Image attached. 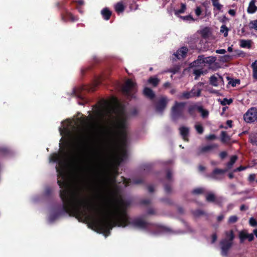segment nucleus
<instances>
[{
    "label": "nucleus",
    "mask_w": 257,
    "mask_h": 257,
    "mask_svg": "<svg viewBox=\"0 0 257 257\" xmlns=\"http://www.w3.org/2000/svg\"><path fill=\"white\" fill-rule=\"evenodd\" d=\"M49 162L57 163L55 169L62 202L59 207L50 209L48 217L50 223L57 220L62 213H68L79 221L88 222L92 229L105 237L113 227L129 225L153 235L171 231L164 225L147 222L143 216L130 218L125 210L129 203L122 198L115 201L104 196L99 187L93 189L96 203L89 202L81 192L86 187L85 180L79 172L84 163L82 156L74 154L69 149H64L51 155Z\"/></svg>",
    "instance_id": "obj_1"
},
{
    "label": "nucleus",
    "mask_w": 257,
    "mask_h": 257,
    "mask_svg": "<svg viewBox=\"0 0 257 257\" xmlns=\"http://www.w3.org/2000/svg\"><path fill=\"white\" fill-rule=\"evenodd\" d=\"M94 112L96 116L101 119L114 121L116 133L122 144L125 145L127 142L126 128L128 123L123 115H120L118 112L117 107L110 102L103 101L99 106L96 108Z\"/></svg>",
    "instance_id": "obj_2"
},
{
    "label": "nucleus",
    "mask_w": 257,
    "mask_h": 257,
    "mask_svg": "<svg viewBox=\"0 0 257 257\" xmlns=\"http://www.w3.org/2000/svg\"><path fill=\"white\" fill-rule=\"evenodd\" d=\"M60 135L62 136L59 143L60 147L63 144L65 147L71 141L79 140L82 141L85 135L82 133L79 127L76 126L73 120L67 119L62 121L59 127Z\"/></svg>",
    "instance_id": "obj_3"
},
{
    "label": "nucleus",
    "mask_w": 257,
    "mask_h": 257,
    "mask_svg": "<svg viewBox=\"0 0 257 257\" xmlns=\"http://www.w3.org/2000/svg\"><path fill=\"white\" fill-rule=\"evenodd\" d=\"M152 168V165L147 163L143 165L139 171L138 176L133 178L132 179H127L124 177H122V184L125 187L130 186L132 184H140L144 181V175L148 174Z\"/></svg>",
    "instance_id": "obj_4"
},
{
    "label": "nucleus",
    "mask_w": 257,
    "mask_h": 257,
    "mask_svg": "<svg viewBox=\"0 0 257 257\" xmlns=\"http://www.w3.org/2000/svg\"><path fill=\"white\" fill-rule=\"evenodd\" d=\"M225 234V238L222 239L220 242L221 253L224 256H227L228 250L232 245V241L234 238L233 232L232 230L226 231Z\"/></svg>",
    "instance_id": "obj_5"
},
{
    "label": "nucleus",
    "mask_w": 257,
    "mask_h": 257,
    "mask_svg": "<svg viewBox=\"0 0 257 257\" xmlns=\"http://www.w3.org/2000/svg\"><path fill=\"white\" fill-rule=\"evenodd\" d=\"M216 60V58L213 56L204 57L203 56H199L196 60L192 63L193 66L205 67L210 68Z\"/></svg>",
    "instance_id": "obj_6"
},
{
    "label": "nucleus",
    "mask_w": 257,
    "mask_h": 257,
    "mask_svg": "<svg viewBox=\"0 0 257 257\" xmlns=\"http://www.w3.org/2000/svg\"><path fill=\"white\" fill-rule=\"evenodd\" d=\"M123 93L128 97L133 98L137 91L136 83L132 80L128 79L125 84L122 87Z\"/></svg>",
    "instance_id": "obj_7"
},
{
    "label": "nucleus",
    "mask_w": 257,
    "mask_h": 257,
    "mask_svg": "<svg viewBox=\"0 0 257 257\" xmlns=\"http://www.w3.org/2000/svg\"><path fill=\"white\" fill-rule=\"evenodd\" d=\"M237 158L236 156H232L230 158V161L226 165L227 167V169L223 170L219 169H215L211 174L210 177L215 180H219L220 178L218 176V175H222L227 170L231 169L233 165L235 163V161H236Z\"/></svg>",
    "instance_id": "obj_8"
},
{
    "label": "nucleus",
    "mask_w": 257,
    "mask_h": 257,
    "mask_svg": "<svg viewBox=\"0 0 257 257\" xmlns=\"http://www.w3.org/2000/svg\"><path fill=\"white\" fill-rule=\"evenodd\" d=\"M186 103L185 102H175V105L172 108V116L173 119H177L183 117V112Z\"/></svg>",
    "instance_id": "obj_9"
},
{
    "label": "nucleus",
    "mask_w": 257,
    "mask_h": 257,
    "mask_svg": "<svg viewBox=\"0 0 257 257\" xmlns=\"http://www.w3.org/2000/svg\"><path fill=\"white\" fill-rule=\"evenodd\" d=\"M244 120L248 123L253 122L257 120V109L251 107L244 114Z\"/></svg>",
    "instance_id": "obj_10"
},
{
    "label": "nucleus",
    "mask_w": 257,
    "mask_h": 257,
    "mask_svg": "<svg viewBox=\"0 0 257 257\" xmlns=\"http://www.w3.org/2000/svg\"><path fill=\"white\" fill-rule=\"evenodd\" d=\"M210 84L214 86H222L224 85V81L221 76L216 73L210 77L209 79Z\"/></svg>",
    "instance_id": "obj_11"
},
{
    "label": "nucleus",
    "mask_w": 257,
    "mask_h": 257,
    "mask_svg": "<svg viewBox=\"0 0 257 257\" xmlns=\"http://www.w3.org/2000/svg\"><path fill=\"white\" fill-rule=\"evenodd\" d=\"M169 101L167 97H161L156 104V110L158 112H162L166 108V106Z\"/></svg>",
    "instance_id": "obj_12"
},
{
    "label": "nucleus",
    "mask_w": 257,
    "mask_h": 257,
    "mask_svg": "<svg viewBox=\"0 0 257 257\" xmlns=\"http://www.w3.org/2000/svg\"><path fill=\"white\" fill-rule=\"evenodd\" d=\"M217 147V145L215 144L201 146L197 149L196 154L198 156H200L203 154L210 152Z\"/></svg>",
    "instance_id": "obj_13"
},
{
    "label": "nucleus",
    "mask_w": 257,
    "mask_h": 257,
    "mask_svg": "<svg viewBox=\"0 0 257 257\" xmlns=\"http://www.w3.org/2000/svg\"><path fill=\"white\" fill-rule=\"evenodd\" d=\"M188 52V49L186 47H183L175 52L172 57L173 60L181 59L184 58Z\"/></svg>",
    "instance_id": "obj_14"
},
{
    "label": "nucleus",
    "mask_w": 257,
    "mask_h": 257,
    "mask_svg": "<svg viewBox=\"0 0 257 257\" xmlns=\"http://www.w3.org/2000/svg\"><path fill=\"white\" fill-rule=\"evenodd\" d=\"M203 84L202 82H199L192 88L191 91L194 97L200 96L201 92L203 89Z\"/></svg>",
    "instance_id": "obj_15"
},
{
    "label": "nucleus",
    "mask_w": 257,
    "mask_h": 257,
    "mask_svg": "<svg viewBox=\"0 0 257 257\" xmlns=\"http://www.w3.org/2000/svg\"><path fill=\"white\" fill-rule=\"evenodd\" d=\"M93 118L92 116H90V117H84L83 118H80V121L82 125V127L84 129H88L92 125V121Z\"/></svg>",
    "instance_id": "obj_16"
},
{
    "label": "nucleus",
    "mask_w": 257,
    "mask_h": 257,
    "mask_svg": "<svg viewBox=\"0 0 257 257\" xmlns=\"http://www.w3.org/2000/svg\"><path fill=\"white\" fill-rule=\"evenodd\" d=\"M179 132L183 139L185 141H188V137L189 133V128L186 126H181L179 128Z\"/></svg>",
    "instance_id": "obj_17"
},
{
    "label": "nucleus",
    "mask_w": 257,
    "mask_h": 257,
    "mask_svg": "<svg viewBox=\"0 0 257 257\" xmlns=\"http://www.w3.org/2000/svg\"><path fill=\"white\" fill-rule=\"evenodd\" d=\"M143 93L145 96L151 100H153L155 96L154 91L148 87H145L143 90Z\"/></svg>",
    "instance_id": "obj_18"
},
{
    "label": "nucleus",
    "mask_w": 257,
    "mask_h": 257,
    "mask_svg": "<svg viewBox=\"0 0 257 257\" xmlns=\"http://www.w3.org/2000/svg\"><path fill=\"white\" fill-rule=\"evenodd\" d=\"M82 88L81 87L74 88L72 91V95L80 99H83V95L81 93Z\"/></svg>",
    "instance_id": "obj_19"
},
{
    "label": "nucleus",
    "mask_w": 257,
    "mask_h": 257,
    "mask_svg": "<svg viewBox=\"0 0 257 257\" xmlns=\"http://www.w3.org/2000/svg\"><path fill=\"white\" fill-rule=\"evenodd\" d=\"M198 68H195L193 70V74L196 76L195 79H197L201 75L205 74L207 72V70H204V67H199Z\"/></svg>",
    "instance_id": "obj_20"
},
{
    "label": "nucleus",
    "mask_w": 257,
    "mask_h": 257,
    "mask_svg": "<svg viewBox=\"0 0 257 257\" xmlns=\"http://www.w3.org/2000/svg\"><path fill=\"white\" fill-rule=\"evenodd\" d=\"M255 0H251L247 9V12L249 14H253L257 10V7L255 5Z\"/></svg>",
    "instance_id": "obj_21"
},
{
    "label": "nucleus",
    "mask_w": 257,
    "mask_h": 257,
    "mask_svg": "<svg viewBox=\"0 0 257 257\" xmlns=\"http://www.w3.org/2000/svg\"><path fill=\"white\" fill-rule=\"evenodd\" d=\"M239 46L243 48L249 49L251 47V41L249 40L241 39L239 41Z\"/></svg>",
    "instance_id": "obj_22"
},
{
    "label": "nucleus",
    "mask_w": 257,
    "mask_h": 257,
    "mask_svg": "<svg viewBox=\"0 0 257 257\" xmlns=\"http://www.w3.org/2000/svg\"><path fill=\"white\" fill-rule=\"evenodd\" d=\"M101 14L105 20H108L111 15V12L108 8H105L101 10Z\"/></svg>",
    "instance_id": "obj_23"
},
{
    "label": "nucleus",
    "mask_w": 257,
    "mask_h": 257,
    "mask_svg": "<svg viewBox=\"0 0 257 257\" xmlns=\"http://www.w3.org/2000/svg\"><path fill=\"white\" fill-rule=\"evenodd\" d=\"M126 152L124 150H122L117 157V163L119 165L126 158Z\"/></svg>",
    "instance_id": "obj_24"
},
{
    "label": "nucleus",
    "mask_w": 257,
    "mask_h": 257,
    "mask_svg": "<svg viewBox=\"0 0 257 257\" xmlns=\"http://www.w3.org/2000/svg\"><path fill=\"white\" fill-rule=\"evenodd\" d=\"M194 97L192 93H191V90L190 91H184L181 95L179 96V98L180 99H189L190 98Z\"/></svg>",
    "instance_id": "obj_25"
},
{
    "label": "nucleus",
    "mask_w": 257,
    "mask_h": 257,
    "mask_svg": "<svg viewBox=\"0 0 257 257\" xmlns=\"http://www.w3.org/2000/svg\"><path fill=\"white\" fill-rule=\"evenodd\" d=\"M186 9V6L185 4H181V8L179 10H175L174 14L176 16H179V14H183Z\"/></svg>",
    "instance_id": "obj_26"
},
{
    "label": "nucleus",
    "mask_w": 257,
    "mask_h": 257,
    "mask_svg": "<svg viewBox=\"0 0 257 257\" xmlns=\"http://www.w3.org/2000/svg\"><path fill=\"white\" fill-rule=\"evenodd\" d=\"M197 110L201 113L202 117L205 118L208 116V111L206 110H204L202 107L198 106L197 107Z\"/></svg>",
    "instance_id": "obj_27"
},
{
    "label": "nucleus",
    "mask_w": 257,
    "mask_h": 257,
    "mask_svg": "<svg viewBox=\"0 0 257 257\" xmlns=\"http://www.w3.org/2000/svg\"><path fill=\"white\" fill-rule=\"evenodd\" d=\"M64 21L70 20L72 22H75L77 20V18L70 13H68L66 17L63 18Z\"/></svg>",
    "instance_id": "obj_28"
},
{
    "label": "nucleus",
    "mask_w": 257,
    "mask_h": 257,
    "mask_svg": "<svg viewBox=\"0 0 257 257\" xmlns=\"http://www.w3.org/2000/svg\"><path fill=\"white\" fill-rule=\"evenodd\" d=\"M248 233L245 231H241L239 233L240 242L242 243L245 239H247Z\"/></svg>",
    "instance_id": "obj_29"
},
{
    "label": "nucleus",
    "mask_w": 257,
    "mask_h": 257,
    "mask_svg": "<svg viewBox=\"0 0 257 257\" xmlns=\"http://www.w3.org/2000/svg\"><path fill=\"white\" fill-rule=\"evenodd\" d=\"M115 10L116 12L118 13H122L124 10V6L122 3L119 2L117 3L115 6Z\"/></svg>",
    "instance_id": "obj_30"
},
{
    "label": "nucleus",
    "mask_w": 257,
    "mask_h": 257,
    "mask_svg": "<svg viewBox=\"0 0 257 257\" xmlns=\"http://www.w3.org/2000/svg\"><path fill=\"white\" fill-rule=\"evenodd\" d=\"M251 67L253 70V77L257 79V61L252 63Z\"/></svg>",
    "instance_id": "obj_31"
},
{
    "label": "nucleus",
    "mask_w": 257,
    "mask_h": 257,
    "mask_svg": "<svg viewBox=\"0 0 257 257\" xmlns=\"http://www.w3.org/2000/svg\"><path fill=\"white\" fill-rule=\"evenodd\" d=\"M205 189L203 188H197L192 191V193L194 195H198L204 193Z\"/></svg>",
    "instance_id": "obj_32"
},
{
    "label": "nucleus",
    "mask_w": 257,
    "mask_h": 257,
    "mask_svg": "<svg viewBox=\"0 0 257 257\" xmlns=\"http://www.w3.org/2000/svg\"><path fill=\"white\" fill-rule=\"evenodd\" d=\"M195 128L197 132L199 134H202L203 133L204 129L202 125L199 123H196L195 125Z\"/></svg>",
    "instance_id": "obj_33"
},
{
    "label": "nucleus",
    "mask_w": 257,
    "mask_h": 257,
    "mask_svg": "<svg viewBox=\"0 0 257 257\" xmlns=\"http://www.w3.org/2000/svg\"><path fill=\"white\" fill-rule=\"evenodd\" d=\"M159 80L156 77H150L148 80V82L152 84L154 86L157 85Z\"/></svg>",
    "instance_id": "obj_34"
},
{
    "label": "nucleus",
    "mask_w": 257,
    "mask_h": 257,
    "mask_svg": "<svg viewBox=\"0 0 257 257\" xmlns=\"http://www.w3.org/2000/svg\"><path fill=\"white\" fill-rule=\"evenodd\" d=\"M228 29L226 27V26L223 25L220 27V33L223 34L224 36L226 37L228 35Z\"/></svg>",
    "instance_id": "obj_35"
},
{
    "label": "nucleus",
    "mask_w": 257,
    "mask_h": 257,
    "mask_svg": "<svg viewBox=\"0 0 257 257\" xmlns=\"http://www.w3.org/2000/svg\"><path fill=\"white\" fill-rule=\"evenodd\" d=\"M180 69V67L178 65H175L173 68L168 69L166 72H169L172 73L173 74H175L177 73Z\"/></svg>",
    "instance_id": "obj_36"
},
{
    "label": "nucleus",
    "mask_w": 257,
    "mask_h": 257,
    "mask_svg": "<svg viewBox=\"0 0 257 257\" xmlns=\"http://www.w3.org/2000/svg\"><path fill=\"white\" fill-rule=\"evenodd\" d=\"M232 102V99H227L226 98H223V100L220 101V103L222 105H229Z\"/></svg>",
    "instance_id": "obj_37"
},
{
    "label": "nucleus",
    "mask_w": 257,
    "mask_h": 257,
    "mask_svg": "<svg viewBox=\"0 0 257 257\" xmlns=\"http://www.w3.org/2000/svg\"><path fill=\"white\" fill-rule=\"evenodd\" d=\"M172 172L170 170H168L167 172L166 177L165 180L168 182L170 183L172 181Z\"/></svg>",
    "instance_id": "obj_38"
},
{
    "label": "nucleus",
    "mask_w": 257,
    "mask_h": 257,
    "mask_svg": "<svg viewBox=\"0 0 257 257\" xmlns=\"http://www.w3.org/2000/svg\"><path fill=\"white\" fill-rule=\"evenodd\" d=\"M238 220V217L236 215H232L228 218V222L229 224L235 223Z\"/></svg>",
    "instance_id": "obj_39"
},
{
    "label": "nucleus",
    "mask_w": 257,
    "mask_h": 257,
    "mask_svg": "<svg viewBox=\"0 0 257 257\" xmlns=\"http://www.w3.org/2000/svg\"><path fill=\"white\" fill-rule=\"evenodd\" d=\"M206 199L209 202H213L215 200V196L213 193H210L206 196Z\"/></svg>",
    "instance_id": "obj_40"
},
{
    "label": "nucleus",
    "mask_w": 257,
    "mask_h": 257,
    "mask_svg": "<svg viewBox=\"0 0 257 257\" xmlns=\"http://www.w3.org/2000/svg\"><path fill=\"white\" fill-rule=\"evenodd\" d=\"M101 78L100 77H98L94 82V84L92 87L90 88L89 90L91 91H94V87L99 85L101 83Z\"/></svg>",
    "instance_id": "obj_41"
},
{
    "label": "nucleus",
    "mask_w": 257,
    "mask_h": 257,
    "mask_svg": "<svg viewBox=\"0 0 257 257\" xmlns=\"http://www.w3.org/2000/svg\"><path fill=\"white\" fill-rule=\"evenodd\" d=\"M249 224L252 227H257V220L253 217H251L249 220Z\"/></svg>",
    "instance_id": "obj_42"
},
{
    "label": "nucleus",
    "mask_w": 257,
    "mask_h": 257,
    "mask_svg": "<svg viewBox=\"0 0 257 257\" xmlns=\"http://www.w3.org/2000/svg\"><path fill=\"white\" fill-rule=\"evenodd\" d=\"M221 137L222 142H226L229 139V137L225 132H221Z\"/></svg>",
    "instance_id": "obj_43"
},
{
    "label": "nucleus",
    "mask_w": 257,
    "mask_h": 257,
    "mask_svg": "<svg viewBox=\"0 0 257 257\" xmlns=\"http://www.w3.org/2000/svg\"><path fill=\"white\" fill-rule=\"evenodd\" d=\"M9 149L5 146H0V153L3 155H6L9 153Z\"/></svg>",
    "instance_id": "obj_44"
},
{
    "label": "nucleus",
    "mask_w": 257,
    "mask_h": 257,
    "mask_svg": "<svg viewBox=\"0 0 257 257\" xmlns=\"http://www.w3.org/2000/svg\"><path fill=\"white\" fill-rule=\"evenodd\" d=\"M212 4L217 10H220L222 8V6L219 3L217 0H212Z\"/></svg>",
    "instance_id": "obj_45"
},
{
    "label": "nucleus",
    "mask_w": 257,
    "mask_h": 257,
    "mask_svg": "<svg viewBox=\"0 0 257 257\" xmlns=\"http://www.w3.org/2000/svg\"><path fill=\"white\" fill-rule=\"evenodd\" d=\"M249 27L251 29L257 30V20L251 21L249 23Z\"/></svg>",
    "instance_id": "obj_46"
},
{
    "label": "nucleus",
    "mask_w": 257,
    "mask_h": 257,
    "mask_svg": "<svg viewBox=\"0 0 257 257\" xmlns=\"http://www.w3.org/2000/svg\"><path fill=\"white\" fill-rule=\"evenodd\" d=\"M197 105L191 106L188 108V112L191 115H193V111L195 110H197Z\"/></svg>",
    "instance_id": "obj_47"
},
{
    "label": "nucleus",
    "mask_w": 257,
    "mask_h": 257,
    "mask_svg": "<svg viewBox=\"0 0 257 257\" xmlns=\"http://www.w3.org/2000/svg\"><path fill=\"white\" fill-rule=\"evenodd\" d=\"M164 189L166 193H170L171 191V188L170 186L167 183H165L164 184Z\"/></svg>",
    "instance_id": "obj_48"
},
{
    "label": "nucleus",
    "mask_w": 257,
    "mask_h": 257,
    "mask_svg": "<svg viewBox=\"0 0 257 257\" xmlns=\"http://www.w3.org/2000/svg\"><path fill=\"white\" fill-rule=\"evenodd\" d=\"M256 175L255 174H251L248 177V180L250 182H252L255 180Z\"/></svg>",
    "instance_id": "obj_49"
},
{
    "label": "nucleus",
    "mask_w": 257,
    "mask_h": 257,
    "mask_svg": "<svg viewBox=\"0 0 257 257\" xmlns=\"http://www.w3.org/2000/svg\"><path fill=\"white\" fill-rule=\"evenodd\" d=\"M193 214L195 216H199L203 214V212L201 210H196L193 212Z\"/></svg>",
    "instance_id": "obj_50"
},
{
    "label": "nucleus",
    "mask_w": 257,
    "mask_h": 257,
    "mask_svg": "<svg viewBox=\"0 0 257 257\" xmlns=\"http://www.w3.org/2000/svg\"><path fill=\"white\" fill-rule=\"evenodd\" d=\"M42 197V195H35L32 198V201L33 202H37L39 201L40 198Z\"/></svg>",
    "instance_id": "obj_51"
},
{
    "label": "nucleus",
    "mask_w": 257,
    "mask_h": 257,
    "mask_svg": "<svg viewBox=\"0 0 257 257\" xmlns=\"http://www.w3.org/2000/svg\"><path fill=\"white\" fill-rule=\"evenodd\" d=\"M155 213H156V211H155V209L153 208H149L147 211V214H149V215L155 214Z\"/></svg>",
    "instance_id": "obj_52"
},
{
    "label": "nucleus",
    "mask_w": 257,
    "mask_h": 257,
    "mask_svg": "<svg viewBox=\"0 0 257 257\" xmlns=\"http://www.w3.org/2000/svg\"><path fill=\"white\" fill-rule=\"evenodd\" d=\"M161 201L166 203V204H170L172 203L171 201L168 197L162 198L161 199Z\"/></svg>",
    "instance_id": "obj_53"
},
{
    "label": "nucleus",
    "mask_w": 257,
    "mask_h": 257,
    "mask_svg": "<svg viewBox=\"0 0 257 257\" xmlns=\"http://www.w3.org/2000/svg\"><path fill=\"white\" fill-rule=\"evenodd\" d=\"M195 14L197 16H199L201 14V10L200 7H197L195 10Z\"/></svg>",
    "instance_id": "obj_54"
},
{
    "label": "nucleus",
    "mask_w": 257,
    "mask_h": 257,
    "mask_svg": "<svg viewBox=\"0 0 257 257\" xmlns=\"http://www.w3.org/2000/svg\"><path fill=\"white\" fill-rule=\"evenodd\" d=\"M217 236L216 234V233H213L211 235V242L212 243H214L216 241V240H217Z\"/></svg>",
    "instance_id": "obj_55"
},
{
    "label": "nucleus",
    "mask_w": 257,
    "mask_h": 257,
    "mask_svg": "<svg viewBox=\"0 0 257 257\" xmlns=\"http://www.w3.org/2000/svg\"><path fill=\"white\" fill-rule=\"evenodd\" d=\"M247 239L249 241H251L254 239V234L253 233L248 234L247 235Z\"/></svg>",
    "instance_id": "obj_56"
},
{
    "label": "nucleus",
    "mask_w": 257,
    "mask_h": 257,
    "mask_svg": "<svg viewBox=\"0 0 257 257\" xmlns=\"http://www.w3.org/2000/svg\"><path fill=\"white\" fill-rule=\"evenodd\" d=\"M246 168H247L246 167L240 166V167L237 168L236 169H235L234 170V172H235L237 171H243V170H245L246 169Z\"/></svg>",
    "instance_id": "obj_57"
},
{
    "label": "nucleus",
    "mask_w": 257,
    "mask_h": 257,
    "mask_svg": "<svg viewBox=\"0 0 257 257\" xmlns=\"http://www.w3.org/2000/svg\"><path fill=\"white\" fill-rule=\"evenodd\" d=\"M215 52L217 54H224L226 53V50L225 49H218L215 51Z\"/></svg>",
    "instance_id": "obj_58"
},
{
    "label": "nucleus",
    "mask_w": 257,
    "mask_h": 257,
    "mask_svg": "<svg viewBox=\"0 0 257 257\" xmlns=\"http://www.w3.org/2000/svg\"><path fill=\"white\" fill-rule=\"evenodd\" d=\"M51 192V188H49V187H47L45 189V192H44V194H45V195L47 196V195L50 194Z\"/></svg>",
    "instance_id": "obj_59"
},
{
    "label": "nucleus",
    "mask_w": 257,
    "mask_h": 257,
    "mask_svg": "<svg viewBox=\"0 0 257 257\" xmlns=\"http://www.w3.org/2000/svg\"><path fill=\"white\" fill-rule=\"evenodd\" d=\"M216 138L214 135H210L206 137V139L207 140H213Z\"/></svg>",
    "instance_id": "obj_60"
},
{
    "label": "nucleus",
    "mask_w": 257,
    "mask_h": 257,
    "mask_svg": "<svg viewBox=\"0 0 257 257\" xmlns=\"http://www.w3.org/2000/svg\"><path fill=\"white\" fill-rule=\"evenodd\" d=\"M226 156L227 153L225 152H222L219 154V156L221 159H224Z\"/></svg>",
    "instance_id": "obj_61"
},
{
    "label": "nucleus",
    "mask_w": 257,
    "mask_h": 257,
    "mask_svg": "<svg viewBox=\"0 0 257 257\" xmlns=\"http://www.w3.org/2000/svg\"><path fill=\"white\" fill-rule=\"evenodd\" d=\"M228 14L232 16H234L235 15V11L233 9H230L228 11Z\"/></svg>",
    "instance_id": "obj_62"
},
{
    "label": "nucleus",
    "mask_w": 257,
    "mask_h": 257,
    "mask_svg": "<svg viewBox=\"0 0 257 257\" xmlns=\"http://www.w3.org/2000/svg\"><path fill=\"white\" fill-rule=\"evenodd\" d=\"M76 3L79 6H82L84 4V2L83 0H77Z\"/></svg>",
    "instance_id": "obj_63"
},
{
    "label": "nucleus",
    "mask_w": 257,
    "mask_h": 257,
    "mask_svg": "<svg viewBox=\"0 0 257 257\" xmlns=\"http://www.w3.org/2000/svg\"><path fill=\"white\" fill-rule=\"evenodd\" d=\"M224 216L223 214L219 215V216H218V217L217 218V221H221L224 218Z\"/></svg>",
    "instance_id": "obj_64"
}]
</instances>
